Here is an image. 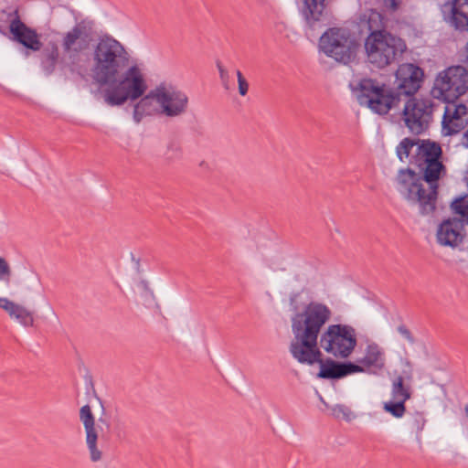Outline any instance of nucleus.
<instances>
[{
    "instance_id": "f257e3e1",
    "label": "nucleus",
    "mask_w": 468,
    "mask_h": 468,
    "mask_svg": "<svg viewBox=\"0 0 468 468\" xmlns=\"http://www.w3.org/2000/svg\"><path fill=\"white\" fill-rule=\"evenodd\" d=\"M388 19L370 8L356 14L352 28L328 27L319 37V48L335 61L347 65L354 61L364 39L365 61L382 69L399 60L408 49L405 39L388 30Z\"/></svg>"
},
{
    "instance_id": "f03ea898",
    "label": "nucleus",
    "mask_w": 468,
    "mask_h": 468,
    "mask_svg": "<svg viewBox=\"0 0 468 468\" xmlns=\"http://www.w3.org/2000/svg\"><path fill=\"white\" fill-rule=\"evenodd\" d=\"M131 56L125 47L109 34L101 36L91 53L90 76L111 107H120L138 100L147 90V83L137 64L129 66Z\"/></svg>"
},
{
    "instance_id": "7ed1b4c3",
    "label": "nucleus",
    "mask_w": 468,
    "mask_h": 468,
    "mask_svg": "<svg viewBox=\"0 0 468 468\" xmlns=\"http://www.w3.org/2000/svg\"><path fill=\"white\" fill-rule=\"evenodd\" d=\"M332 311L324 303L311 301L302 314L292 319L294 339L290 345L292 356L303 365H319L316 378L339 380L349 375L366 372L364 367L350 361H338L331 357L324 358L319 348V335L324 324L331 319Z\"/></svg>"
},
{
    "instance_id": "20e7f679",
    "label": "nucleus",
    "mask_w": 468,
    "mask_h": 468,
    "mask_svg": "<svg viewBox=\"0 0 468 468\" xmlns=\"http://www.w3.org/2000/svg\"><path fill=\"white\" fill-rule=\"evenodd\" d=\"M397 87L395 92L408 97L401 118L405 126L414 135L423 133L429 128V122L424 116H431L436 103L431 99L419 100L415 95L421 89L426 74L424 69L417 63L406 62L399 66L395 72Z\"/></svg>"
},
{
    "instance_id": "39448f33",
    "label": "nucleus",
    "mask_w": 468,
    "mask_h": 468,
    "mask_svg": "<svg viewBox=\"0 0 468 468\" xmlns=\"http://www.w3.org/2000/svg\"><path fill=\"white\" fill-rule=\"evenodd\" d=\"M446 173L447 169L417 173L410 167L401 168L397 176L399 190L407 199L419 204L421 215H429L436 210L439 182Z\"/></svg>"
},
{
    "instance_id": "423d86ee",
    "label": "nucleus",
    "mask_w": 468,
    "mask_h": 468,
    "mask_svg": "<svg viewBox=\"0 0 468 468\" xmlns=\"http://www.w3.org/2000/svg\"><path fill=\"white\" fill-rule=\"evenodd\" d=\"M155 100L160 107L161 113L166 117H177L184 114L188 107V97L181 90L172 84L161 82L151 90L148 94L142 95L138 100L130 101L133 104V119L140 123L144 116H151L159 112L154 104Z\"/></svg>"
},
{
    "instance_id": "0eeeda50",
    "label": "nucleus",
    "mask_w": 468,
    "mask_h": 468,
    "mask_svg": "<svg viewBox=\"0 0 468 468\" xmlns=\"http://www.w3.org/2000/svg\"><path fill=\"white\" fill-rule=\"evenodd\" d=\"M348 87L360 105H366L380 116L388 114L401 101L394 88L377 79L365 77L356 82L350 81Z\"/></svg>"
},
{
    "instance_id": "6e6552de",
    "label": "nucleus",
    "mask_w": 468,
    "mask_h": 468,
    "mask_svg": "<svg viewBox=\"0 0 468 468\" xmlns=\"http://www.w3.org/2000/svg\"><path fill=\"white\" fill-rule=\"evenodd\" d=\"M86 390L89 393L90 390L94 398L99 401L101 408V416L98 420V426L95 423V417L89 404L82 406L80 409V420L83 424L86 434V445L90 452L91 462H98L101 459L102 452L98 449L99 430L101 431V438L104 440L108 437L111 431V420L106 415V410L103 400L98 396L92 376L87 373L84 376Z\"/></svg>"
},
{
    "instance_id": "1a4fd4ad",
    "label": "nucleus",
    "mask_w": 468,
    "mask_h": 468,
    "mask_svg": "<svg viewBox=\"0 0 468 468\" xmlns=\"http://www.w3.org/2000/svg\"><path fill=\"white\" fill-rule=\"evenodd\" d=\"M467 91V68L462 65H452L437 74L431 95L444 104H450L459 101Z\"/></svg>"
},
{
    "instance_id": "9d476101",
    "label": "nucleus",
    "mask_w": 468,
    "mask_h": 468,
    "mask_svg": "<svg viewBox=\"0 0 468 468\" xmlns=\"http://www.w3.org/2000/svg\"><path fill=\"white\" fill-rule=\"evenodd\" d=\"M319 336L318 345L325 352L344 359L354 352L357 345L356 330L349 324H330Z\"/></svg>"
},
{
    "instance_id": "9b49d317",
    "label": "nucleus",
    "mask_w": 468,
    "mask_h": 468,
    "mask_svg": "<svg viewBox=\"0 0 468 468\" xmlns=\"http://www.w3.org/2000/svg\"><path fill=\"white\" fill-rule=\"evenodd\" d=\"M327 0H302L299 13L303 20V32L307 38H316L322 29L329 23L326 9Z\"/></svg>"
},
{
    "instance_id": "f8f14e48",
    "label": "nucleus",
    "mask_w": 468,
    "mask_h": 468,
    "mask_svg": "<svg viewBox=\"0 0 468 468\" xmlns=\"http://www.w3.org/2000/svg\"><path fill=\"white\" fill-rule=\"evenodd\" d=\"M6 16L7 19L5 22H9L8 37L27 51H39L43 46L40 35L37 29L28 27L22 21L18 8L7 13Z\"/></svg>"
},
{
    "instance_id": "ddd939ff",
    "label": "nucleus",
    "mask_w": 468,
    "mask_h": 468,
    "mask_svg": "<svg viewBox=\"0 0 468 468\" xmlns=\"http://www.w3.org/2000/svg\"><path fill=\"white\" fill-rule=\"evenodd\" d=\"M419 172L447 169L443 164L441 145L431 139H420L415 154L412 155Z\"/></svg>"
},
{
    "instance_id": "4468645a",
    "label": "nucleus",
    "mask_w": 468,
    "mask_h": 468,
    "mask_svg": "<svg viewBox=\"0 0 468 468\" xmlns=\"http://www.w3.org/2000/svg\"><path fill=\"white\" fill-rule=\"evenodd\" d=\"M94 21L85 18L77 23L63 37L62 47L70 58H75L79 53L87 49L91 40Z\"/></svg>"
},
{
    "instance_id": "2eb2a0df",
    "label": "nucleus",
    "mask_w": 468,
    "mask_h": 468,
    "mask_svg": "<svg viewBox=\"0 0 468 468\" xmlns=\"http://www.w3.org/2000/svg\"><path fill=\"white\" fill-rule=\"evenodd\" d=\"M441 124V133L444 137H452L460 133L468 126L467 105L459 101L446 104Z\"/></svg>"
},
{
    "instance_id": "dca6fc26",
    "label": "nucleus",
    "mask_w": 468,
    "mask_h": 468,
    "mask_svg": "<svg viewBox=\"0 0 468 468\" xmlns=\"http://www.w3.org/2000/svg\"><path fill=\"white\" fill-rule=\"evenodd\" d=\"M466 237L463 222L456 217L444 218L437 228V242L442 247L456 248Z\"/></svg>"
},
{
    "instance_id": "f3484780",
    "label": "nucleus",
    "mask_w": 468,
    "mask_h": 468,
    "mask_svg": "<svg viewBox=\"0 0 468 468\" xmlns=\"http://www.w3.org/2000/svg\"><path fill=\"white\" fill-rule=\"evenodd\" d=\"M356 364L364 367L366 372L371 373V367L381 370L385 367L384 353L378 344H368L364 357L358 359Z\"/></svg>"
},
{
    "instance_id": "a211bd4d",
    "label": "nucleus",
    "mask_w": 468,
    "mask_h": 468,
    "mask_svg": "<svg viewBox=\"0 0 468 468\" xmlns=\"http://www.w3.org/2000/svg\"><path fill=\"white\" fill-rule=\"evenodd\" d=\"M452 214L459 216L463 225H468V193L454 197L450 205Z\"/></svg>"
},
{
    "instance_id": "6ab92c4d",
    "label": "nucleus",
    "mask_w": 468,
    "mask_h": 468,
    "mask_svg": "<svg viewBox=\"0 0 468 468\" xmlns=\"http://www.w3.org/2000/svg\"><path fill=\"white\" fill-rule=\"evenodd\" d=\"M50 51L41 59L42 69L48 76L54 72L59 57L58 48L57 44L50 43Z\"/></svg>"
},
{
    "instance_id": "aec40b11",
    "label": "nucleus",
    "mask_w": 468,
    "mask_h": 468,
    "mask_svg": "<svg viewBox=\"0 0 468 468\" xmlns=\"http://www.w3.org/2000/svg\"><path fill=\"white\" fill-rule=\"evenodd\" d=\"M391 395L394 399H399L405 401L411 398L410 388L405 385L402 376H398L393 380Z\"/></svg>"
},
{
    "instance_id": "412c9836",
    "label": "nucleus",
    "mask_w": 468,
    "mask_h": 468,
    "mask_svg": "<svg viewBox=\"0 0 468 468\" xmlns=\"http://www.w3.org/2000/svg\"><path fill=\"white\" fill-rule=\"evenodd\" d=\"M419 138L405 137L403 138L396 148L397 157L399 161L403 162L404 158L410 155L411 150L414 146H418Z\"/></svg>"
},
{
    "instance_id": "4be33fe9",
    "label": "nucleus",
    "mask_w": 468,
    "mask_h": 468,
    "mask_svg": "<svg viewBox=\"0 0 468 468\" xmlns=\"http://www.w3.org/2000/svg\"><path fill=\"white\" fill-rule=\"evenodd\" d=\"M405 403H406L405 400H402L399 399H394L392 398V399H390L387 402H384L383 410L387 413H389L394 418L399 419V418L403 417V415L405 414V412L407 410Z\"/></svg>"
},
{
    "instance_id": "5701e85b",
    "label": "nucleus",
    "mask_w": 468,
    "mask_h": 468,
    "mask_svg": "<svg viewBox=\"0 0 468 468\" xmlns=\"http://www.w3.org/2000/svg\"><path fill=\"white\" fill-rule=\"evenodd\" d=\"M10 317L15 318L26 327L34 325L33 314L20 304L17 306L15 314Z\"/></svg>"
},
{
    "instance_id": "b1692460",
    "label": "nucleus",
    "mask_w": 468,
    "mask_h": 468,
    "mask_svg": "<svg viewBox=\"0 0 468 468\" xmlns=\"http://www.w3.org/2000/svg\"><path fill=\"white\" fill-rule=\"evenodd\" d=\"M332 415L335 419H342L347 422H350L356 417L350 408L344 404H336L332 409Z\"/></svg>"
},
{
    "instance_id": "393cba45",
    "label": "nucleus",
    "mask_w": 468,
    "mask_h": 468,
    "mask_svg": "<svg viewBox=\"0 0 468 468\" xmlns=\"http://www.w3.org/2000/svg\"><path fill=\"white\" fill-rule=\"evenodd\" d=\"M165 156L168 160H176L182 156V149L179 143L171 141L167 145Z\"/></svg>"
},
{
    "instance_id": "a878e982",
    "label": "nucleus",
    "mask_w": 468,
    "mask_h": 468,
    "mask_svg": "<svg viewBox=\"0 0 468 468\" xmlns=\"http://www.w3.org/2000/svg\"><path fill=\"white\" fill-rule=\"evenodd\" d=\"M12 270L7 261L0 256V281L10 283Z\"/></svg>"
},
{
    "instance_id": "bb28decb",
    "label": "nucleus",
    "mask_w": 468,
    "mask_h": 468,
    "mask_svg": "<svg viewBox=\"0 0 468 468\" xmlns=\"http://www.w3.org/2000/svg\"><path fill=\"white\" fill-rule=\"evenodd\" d=\"M426 424V419L422 412L415 411L411 418V427L415 429L417 433L420 432Z\"/></svg>"
},
{
    "instance_id": "cd10ccee",
    "label": "nucleus",
    "mask_w": 468,
    "mask_h": 468,
    "mask_svg": "<svg viewBox=\"0 0 468 468\" xmlns=\"http://www.w3.org/2000/svg\"><path fill=\"white\" fill-rule=\"evenodd\" d=\"M300 295H301V292H292L290 293V296H289L290 307H291V310L294 313L291 319L292 323V319L296 316V314H302L303 312V311L299 312V304L297 303V299L299 298ZM306 305L307 304H305L304 306H306ZM303 308H305V307H303ZM303 310H304V309H303Z\"/></svg>"
},
{
    "instance_id": "c85d7f7f",
    "label": "nucleus",
    "mask_w": 468,
    "mask_h": 468,
    "mask_svg": "<svg viewBox=\"0 0 468 468\" xmlns=\"http://www.w3.org/2000/svg\"><path fill=\"white\" fill-rule=\"evenodd\" d=\"M19 304L5 297H0V308L5 310L10 316L13 315Z\"/></svg>"
},
{
    "instance_id": "c756f323",
    "label": "nucleus",
    "mask_w": 468,
    "mask_h": 468,
    "mask_svg": "<svg viewBox=\"0 0 468 468\" xmlns=\"http://www.w3.org/2000/svg\"><path fill=\"white\" fill-rule=\"evenodd\" d=\"M398 333L409 342L410 345H414L416 343V338L414 337L411 331L404 324L400 323L397 327Z\"/></svg>"
},
{
    "instance_id": "7c9ffc66",
    "label": "nucleus",
    "mask_w": 468,
    "mask_h": 468,
    "mask_svg": "<svg viewBox=\"0 0 468 468\" xmlns=\"http://www.w3.org/2000/svg\"><path fill=\"white\" fill-rule=\"evenodd\" d=\"M238 89L240 96H245L249 90V82L240 70H237Z\"/></svg>"
},
{
    "instance_id": "2f4dec72",
    "label": "nucleus",
    "mask_w": 468,
    "mask_h": 468,
    "mask_svg": "<svg viewBox=\"0 0 468 468\" xmlns=\"http://www.w3.org/2000/svg\"><path fill=\"white\" fill-rule=\"evenodd\" d=\"M385 6L392 12L399 9L401 0H383Z\"/></svg>"
},
{
    "instance_id": "473e14b6",
    "label": "nucleus",
    "mask_w": 468,
    "mask_h": 468,
    "mask_svg": "<svg viewBox=\"0 0 468 468\" xmlns=\"http://www.w3.org/2000/svg\"><path fill=\"white\" fill-rule=\"evenodd\" d=\"M219 77H220V80L222 81V85L223 87L226 89V90H229V72L226 71V72H222L219 74Z\"/></svg>"
},
{
    "instance_id": "72a5a7b5",
    "label": "nucleus",
    "mask_w": 468,
    "mask_h": 468,
    "mask_svg": "<svg viewBox=\"0 0 468 468\" xmlns=\"http://www.w3.org/2000/svg\"><path fill=\"white\" fill-rule=\"evenodd\" d=\"M139 287H141L145 292H149L153 295V292L149 288L148 282L146 280H141L138 283Z\"/></svg>"
},
{
    "instance_id": "f704fd0d",
    "label": "nucleus",
    "mask_w": 468,
    "mask_h": 468,
    "mask_svg": "<svg viewBox=\"0 0 468 468\" xmlns=\"http://www.w3.org/2000/svg\"><path fill=\"white\" fill-rule=\"evenodd\" d=\"M131 260L134 262L135 264V270L138 273H141V265H140V259L139 258H135L134 254L133 253H131Z\"/></svg>"
},
{
    "instance_id": "c9c22d12",
    "label": "nucleus",
    "mask_w": 468,
    "mask_h": 468,
    "mask_svg": "<svg viewBox=\"0 0 468 468\" xmlns=\"http://www.w3.org/2000/svg\"><path fill=\"white\" fill-rule=\"evenodd\" d=\"M216 65H217V68H218V69L219 74L221 73V71H222V72H226V71H228V70L223 67L222 63H221L219 60H217Z\"/></svg>"
},
{
    "instance_id": "e433bc0d",
    "label": "nucleus",
    "mask_w": 468,
    "mask_h": 468,
    "mask_svg": "<svg viewBox=\"0 0 468 468\" xmlns=\"http://www.w3.org/2000/svg\"><path fill=\"white\" fill-rule=\"evenodd\" d=\"M0 34L5 37H8V27L6 28L5 27L0 25Z\"/></svg>"
},
{
    "instance_id": "4c0bfd02",
    "label": "nucleus",
    "mask_w": 468,
    "mask_h": 468,
    "mask_svg": "<svg viewBox=\"0 0 468 468\" xmlns=\"http://www.w3.org/2000/svg\"><path fill=\"white\" fill-rule=\"evenodd\" d=\"M468 141V127L467 130L463 133L462 143H465Z\"/></svg>"
},
{
    "instance_id": "58836bf2",
    "label": "nucleus",
    "mask_w": 468,
    "mask_h": 468,
    "mask_svg": "<svg viewBox=\"0 0 468 468\" xmlns=\"http://www.w3.org/2000/svg\"><path fill=\"white\" fill-rule=\"evenodd\" d=\"M462 144H463L465 148H467V149H468V141H467V142H465V143H462Z\"/></svg>"
}]
</instances>
